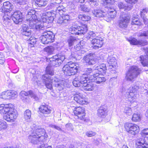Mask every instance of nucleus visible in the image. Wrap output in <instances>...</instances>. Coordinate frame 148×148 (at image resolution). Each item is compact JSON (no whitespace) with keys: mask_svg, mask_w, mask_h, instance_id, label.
<instances>
[{"mask_svg":"<svg viewBox=\"0 0 148 148\" xmlns=\"http://www.w3.org/2000/svg\"><path fill=\"white\" fill-rule=\"evenodd\" d=\"M42 79L43 83L39 80L36 81L38 86L42 85L43 84L48 89L51 90L53 89V84L59 90H62L64 87V81L59 79L56 76L52 77L45 75H42Z\"/></svg>","mask_w":148,"mask_h":148,"instance_id":"obj_1","label":"nucleus"},{"mask_svg":"<svg viewBox=\"0 0 148 148\" xmlns=\"http://www.w3.org/2000/svg\"><path fill=\"white\" fill-rule=\"evenodd\" d=\"M0 113L6 114L3 116V118L8 122L14 121L18 116L17 111L14 108V106L11 104H0Z\"/></svg>","mask_w":148,"mask_h":148,"instance_id":"obj_2","label":"nucleus"},{"mask_svg":"<svg viewBox=\"0 0 148 148\" xmlns=\"http://www.w3.org/2000/svg\"><path fill=\"white\" fill-rule=\"evenodd\" d=\"M47 137L48 136L46 134L45 130L40 128L34 130L29 136L28 139L31 143L37 144L39 142H45Z\"/></svg>","mask_w":148,"mask_h":148,"instance_id":"obj_3","label":"nucleus"},{"mask_svg":"<svg viewBox=\"0 0 148 148\" xmlns=\"http://www.w3.org/2000/svg\"><path fill=\"white\" fill-rule=\"evenodd\" d=\"M65 59L64 55H57L53 56L49 59V65L46 69V73L47 74L52 75L54 74V71L52 68V66H58L61 64Z\"/></svg>","mask_w":148,"mask_h":148,"instance_id":"obj_4","label":"nucleus"},{"mask_svg":"<svg viewBox=\"0 0 148 148\" xmlns=\"http://www.w3.org/2000/svg\"><path fill=\"white\" fill-rule=\"evenodd\" d=\"M141 70L136 66H131L126 73L125 79L128 81L133 82L140 73Z\"/></svg>","mask_w":148,"mask_h":148,"instance_id":"obj_5","label":"nucleus"},{"mask_svg":"<svg viewBox=\"0 0 148 148\" xmlns=\"http://www.w3.org/2000/svg\"><path fill=\"white\" fill-rule=\"evenodd\" d=\"M87 30V26L85 25L81 26L73 25L69 29L70 32L74 35L84 34L86 32Z\"/></svg>","mask_w":148,"mask_h":148,"instance_id":"obj_6","label":"nucleus"},{"mask_svg":"<svg viewBox=\"0 0 148 148\" xmlns=\"http://www.w3.org/2000/svg\"><path fill=\"white\" fill-rule=\"evenodd\" d=\"M55 36L52 32L47 31L43 32L40 38L42 42L44 44L53 42L55 40Z\"/></svg>","mask_w":148,"mask_h":148,"instance_id":"obj_7","label":"nucleus"},{"mask_svg":"<svg viewBox=\"0 0 148 148\" xmlns=\"http://www.w3.org/2000/svg\"><path fill=\"white\" fill-rule=\"evenodd\" d=\"M124 127L129 134L135 135L139 131V127L137 125L132 123H126L124 124Z\"/></svg>","mask_w":148,"mask_h":148,"instance_id":"obj_8","label":"nucleus"},{"mask_svg":"<svg viewBox=\"0 0 148 148\" xmlns=\"http://www.w3.org/2000/svg\"><path fill=\"white\" fill-rule=\"evenodd\" d=\"M139 86L136 85H133L129 88V91L128 97L130 101L133 102L135 101L138 97V95L137 94L136 91L139 89Z\"/></svg>","mask_w":148,"mask_h":148,"instance_id":"obj_9","label":"nucleus"},{"mask_svg":"<svg viewBox=\"0 0 148 148\" xmlns=\"http://www.w3.org/2000/svg\"><path fill=\"white\" fill-rule=\"evenodd\" d=\"M35 14V11L33 10H29L28 11L26 16V21L29 26H33L36 23L37 17Z\"/></svg>","mask_w":148,"mask_h":148,"instance_id":"obj_10","label":"nucleus"},{"mask_svg":"<svg viewBox=\"0 0 148 148\" xmlns=\"http://www.w3.org/2000/svg\"><path fill=\"white\" fill-rule=\"evenodd\" d=\"M73 113L78 119L85 122H87L88 121L85 119V113L84 108L78 107L75 108L73 111Z\"/></svg>","mask_w":148,"mask_h":148,"instance_id":"obj_11","label":"nucleus"},{"mask_svg":"<svg viewBox=\"0 0 148 148\" xmlns=\"http://www.w3.org/2000/svg\"><path fill=\"white\" fill-rule=\"evenodd\" d=\"M88 78L86 77L83 82V84L82 86V89L86 91H92L93 90L95 87V84L92 82L87 83Z\"/></svg>","mask_w":148,"mask_h":148,"instance_id":"obj_12","label":"nucleus"},{"mask_svg":"<svg viewBox=\"0 0 148 148\" xmlns=\"http://www.w3.org/2000/svg\"><path fill=\"white\" fill-rule=\"evenodd\" d=\"M13 5L12 3L9 1H6L3 3V5L0 9L1 12L4 13L11 14L10 12L12 10Z\"/></svg>","mask_w":148,"mask_h":148,"instance_id":"obj_13","label":"nucleus"},{"mask_svg":"<svg viewBox=\"0 0 148 148\" xmlns=\"http://www.w3.org/2000/svg\"><path fill=\"white\" fill-rule=\"evenodd\" d=\"M17 93L13 90H7L3 92L0 95V98L3 99H10L17 95Z\"/></svg>","mask_w":148,"mask_h":148,"instance_id":"obj_14","label":"nucleus"},{"mask_svg":"<svg viewBox=\"0 0 148 148\" xmlns=\"http://www.w3.org/2000/svg\"><path fill=\"white\" fill-rule=\"evenodd\" d=\"M142 49L145 51L146 55L140 56L138 60L143 66H148V47H143Z\"/></svg>","mask_w":148,"mask_h":148,"instance_id":"obj_15","label":"nucleus"},{"mask_svg":"<svg viewBox=\"0 0 148 148\" xmlns=\"http://www.w3.org/2000/svg\"><path fill=\"white\" fill-rule=\"evenodd\" d=\"M103 38L99 37H96L95 38L92 39L91 43L93 45V48L95 49H98L101 47L103 44Z\"/></svg>","mask_w":148,"mask_h":148,"instance_id":"obj_16","label":"nucleus"},{"mask_svg":"<svg viewBox=\"0 0 148 148\" xmlns=\"http://www.w3.org/2000/svg\"><path fill=\"white\" fill-rule=\"evenodd\" d=\"M136 144L137 148H148V138H142L137 140Z\"/></svg>","mask_w":148,"mask_h":148,"instance_id":"obj_17","label":"nucleus"},{"mask_svg":"<svg viewBox=\"0 0 148 148\" xmlns=\"http://www.w3.org/2000/svg\"><path fill=\"white\" fill-rule=\"evenodd\" d=\"M11 19L16 24H18L23 21V16L21 12L19 11H15L13 14L11 16Z\"/></svg>","mask_w":148,"mask_h":148,"instance_id":"obj_18","label":"nucleus"},{"mask_svg":"<svg viewBox=\"0 0 148 148\" xmlns=\"http://www.w3.org/2000/svg\"><path fill=\"white\" fill-rule=\"evenodd\" d=\"M128 41L131 45H140L144 46L148 44L147 41L145 40H137L135 38H130L128 40Z\"/></svg>","mask_w":148,"mask_h":148,"instance_id":"obj_19","label":"nucleus"},{"mask_svg":"<svg viewBox=\"0 0 148 148\" xmlns=\"http://www.w3.org/2000/svg\"><path fill=\"white\" fill-rule=\"evenodd\" d=\"M103 75L100 74L99 73H96L94 74L91 76L92 79H93L94 81L97 84L105 82L106 79L105 77L103 76Z\"/></svg>","mask_w":148,"mask_h":148,"instance_id":"obj_20","label":"nucleus"},{"mask_svg":"<svg viewBox=\"0 0 148 148\" xmlns=\"http://www.w3.org/2000/svg\"><path fill=\"white\" fill-rule=\"evenodd\" d=\"M130 20V18L128 16H122L120 18L119 21V26L122 28H126Z\"/></svg>","mask_w":148,"mask_h":148,"instance_id":"obj_21","label":"nucleus"},{"mask_svg":"<svg viewBox=\"0 0 148 148\" xmlns=\"http://www.w3.org/2000/svg\"><path fill=\"white\" fill-rule=\"evenodd\" d=\"M86 77L83 76H79L75 77L73 82V85L75 87H79L81 86L83 84L84 80Z\"/></svg>","mask_w":148,"mask_h":148,"instance_id":"obj_22","label":"nucleus"},{"mask_svg":"<svg viewBox=\"0 0 148 148\" xmlns=\"http://www.w3.org/2000/svg\"><path fill=\"white\" fill-rule=\"evenodd\" d=\"M20 95L22 97L27 96L28 95H29L31 97L33 98L36 101H38L41 99V97L38 96L36 95L32 90L29 91L28 92H26L24 91H22L20 92Z\"/></svg>","mask_w":148,"mask_h":148,"instance_id":"obj_23","label":"nucleus"},{"mask_svg":"<svg viewBox=\"0 0 148 148\" xmlns=\"http://www.w3.org/2000/svg\"><path fill=\"white\" fill-rule=\"evenodd\" d=\"M95 55L94 54L90 53L84 57V59L86 62L89 65H91L95 64Z\"/></svg>","mask_w":148,"mask_h":148,"instance_id":"obj_24","label":"nucleus"},{"mask_svg":"<svg viewBox=\"0 0 148 148\" xmlns=\"http://www.w3.org/2000/svg\"><path fill=\"white\" fill-rule=\"evenodd\" d=\"M62 71L64 74L66 76H70L74 75L76 73V70H73L69 67V65L66 64L62 68Z\"/></svg>","mask_w":148,"mask_h":148,"instance_id":"obj_25","label":"nucleus"},{"mask_svg":"<svg viewBox=\"0 0 148 148\" xmlns=\"http://www.w3.org/2000/svg\"><path fill=\"white\" fill-rule=\"evenodd\" d=\"M40 112L44 114H48L51 112V109L48 105H41L39 108Z\"/></svg>","mask_w":148,"mask_h":148,"instance_id":"obj_26","label":"nucleus"},{"mask_svg":"<svg viewBox=\"0 0 148 148\" xmlns=\"http://www.w3.org/2000/svg\"><path fill=\"white\" fill-rule=\"evenodd\" d=\"M21 34L23 35L29 36L31 34V31L28 26L25 24L23 25L21 30Z\"/></svg>","mask_w":148,"mask_h":148,"instance_id":"obj_27","label":"nucleus"},{"mask_svg":"<svg viewBox=\"0 0 148 148\" xmlns=\"http://www.w3.org/2000/svg\"><path fill=\"white\" fill-rule=\"evenodd\" d=\"M95 69L98 71V73L102 75L105 74L106 71V67L105 64H102L95 66Z\"/></svg>","mask_w":148,"mask_h":148,"instance_id":"obj_28","label":"nucleus"},{"mask_svg":"<svg viewBox=\"0 0 148 148\" xmlns=\"http://www.w3.org/2000/svg\"><path fill=\"white\" fill-rule=\"evenodd\" d=\"M108 9V14L106 15L109 18H114L116 16V12L114 9L111 7L107 6Z\"/></svg>","mask_w":148,"mask_h":148,"instance_id":"obj_29","label":"nucleus"},{"mask_svg":"<svg viewBox=\"0 0 148 148\" xmlns=\"http://www.w3.org/2000/svg\"><path fill=\"white\" fill-rule=\"evenodd\" d=\"M107 62L109 66H112V67L114 68L117 66L116 60L113 56H109L107 58Z\"/></svg>","mask_w":148,"mask_h":148,"instance_id":"obj_30","label":"nucleus"},{"mask_svg":"<svg viewBox=\"0 0 148 148\" xmlns=\"http://www.w3.org/2000/svg\"><path fill=\"white\" fill-rule=\"evenodd\" d=\"M118 6L120 9L123 10L125 11L130 10L132 8V5H128L122 2H119L118 3Z\"/></svg>","mask_w":148,"mask_h":148,"instance_id":"obj_31","label":"nucleus"},{"mask_svg":"<svg viewBox=\"0 0 148 148\" xmlns=\"http://www.w3.org/2000/svg\"><path fill=\"white\" fill-rule=\"evenodd\" d=\"M11 14L8 15V14H6L5 13L4 16H3L4 20L3 21V25L5 27H8L10 25V22L9 20L11 19Z\"/></svg>","mask_w":148,"mask_h":148,"instance_id":"obj_32","label":"nucleus"},{"mask_svg":"<svg viewBox=\"0 0 148 148\" xmlns=\"http://www.w3.org/2000/svg\"><path fill=\"white\" fill-rule=\"evenodd\" d=\"M49 0H36V5L39 7L45 6L47 4Z\"/></svg>","mask_w":148,"mask_h":148,"instance_id":"obj_33","label":"nucleus"},{"mask_svg":"<svg viewBox=\"0 0 148 148\" xmlns=\"http://www.w3.org/2000/svg\"><path fill=\"white\" fill-rule=\"evenodd\" d=\"M92 12L93 15L97 17H101L105 15V13L101 10H95Z\"/></svg>","mask_w":148,"mask_h":148,"instance_id":"obj_34","label":"nucleus"},{"mask_svg":"<svg viewBox=\"0 0 148 148\" xmlns=\"http://www.w3.org/2000/svg\"><path fill=\"white\" fill-rule=\"evenodd\" d=\"M77 41V38L75 37L70 36L68 38L67 42L69 46L71 47L76 43Z\"/></svg>","mask_w":148,"mask_h":148,"instance_id":"obj_35","label":"nucleus"},{"mask_svg":"<svg viewBox=\"0 0 148 148\" xmlns=\"http://www.w3.org/2000/svg\"><path fill=\"white\" fill-rule=\"evenodd\" d=\"M106 114V109L103 107H101L98 110V115L99 116H104Z\"/></svg>","mask_w":148,"mask_h":148,"instance_id":"obj_36","label":"nucleus"},{"mask_svg":"<svg viewBox=\"0 0 148 148\" xmlns=\"http://www.w3.org/2000/svg\"><path fill=\"white\" fill-rule=\"evenodd\" d=\"M43 16H42L41 17L40 19L41 21L46 23L47 22H49L48 21L49 20H50L51 19H52L51 20V21L53 20V17L51 16L48 17L47 16L46 13H43Z\"/></svg>","mask_w":148,"mask_h":148,"instance_id":"obj_37","label":"nucleus"},{"mask_svg":"<svg viewBox=\"0 0 148 148\" xmlns=\"http://www.w3.org/2000/svg\"><path fill=\"white\" fill-rule=\"evenodd\" d=\"M27 41L29 46L31 47H33L36 42V39L32 37H31Z\"/></svg>","mask_w":148,"mask_h":148,"instance_id":"obj_38","label":"nucleus"},{"mask_svg":"<svg viewBox=\"0 0 148 148\" xmlns=\"http://www.w3.org/2000/svg\"><path fill=\"white\" fill-rule=\"evenodd\" d=\"M137 36L138 37H144L148 38V31H141L137 34Z\"/></svg>","mask_w":148,"mask_h":148,"instance_id":"obj_39","label":"nucleus"},{"mask_svg":"<svg viewBox=\"0 0 148 148\" xmlns=\"http://www.w3.org/2000/svg\"><path fill=\"white\" fill-rule=\"evenodd\" d=\"M78 17L79 19L85 21H88L90 19V17L87 15L80 14Z\"/></svg>","mask_w":148,"mask_h":148,"instance_id":"obj_40","label":"nucleus"},{"mask_svg":"<svg viewBox=\"0 0 148 148\" xmlns=\"http://www.w3.org/2000/svg\"><path fill=\"white\" fill-rule=\"evenodd\" d=\"M36 23L33 26H29L31 28H35L36 29L40 31L43 30L44 28L43 25L41 23L40 24H36Z\"/></svg>","mask_w":148,"mask_h":148,"instance_id":"obj_41","label":"nucleus"},{"mask_svg":"<svg viewBox=\"0 0 148 148\" xmlns=\"http://www.w3.org/2000/svg\"><path fill=\"white\" fill-rule=\"evenodd\" d=\"M131 24L137 25H140L142 23L137 17H134L132 18Z\"/></svg>","mask_w":148,"mask_h":148,"instance_id":"obj_42","label":"nucleus"},{"mask_svg":"<svg viewBox=\"0 0 148 148\" xmlns=\"http://www.w3.org/2000/svg\"><path fill=\"white\" fill-rule=\"evenodd\" d=\"M68 64L66 65H69V67L71 68V69H73V70H74V69L75 70L76 73L79 69V67L77 66L74 63H73L72 62H70Z\"/></svg>","mask_w":148,"mask_h":148,"instance_id":"obj_43","label":"nucleus"},{"mask_svg":"<svg viewBox=\"0 0 148 148\" xmlns=\"http://www.w3.org/2000/svg\"><path fill=\"white\" fill-rule=\"evenodd\" d=\"M31 112L29 110H26L24 113V118L27 120L30 119L31 117Z\"/></svg>","mask_w":148,"mask_h":148,"instance_id":"obj_44","label":"nucleus"},{"mask_svg":"<svg viewBox=\"0 0 148 148\" xmlns=\"http://www.w3.org/2000/svg\"><path fill=\"white\" fill-rule=\"evenodd\" d=\"M54 50V48L52 46L48 47L44 49V51L49 54H52Z\"/></svg>","mask_w":148,"mask_h":148,"instance_id":"obj_45","label":"nucleus"},{"mask_svg":"<svg viewBox=\"0 0 148 148\" xmlns=\"http://www.w3.org/2000/svg\"><path fill=\"white\" fill-rule=\"evenodd\" d=\"M82 97V94L77 92L74 95V99L77 103H78L81 97Z\"/></svg>","mask_w":148,"mask_h":148,"instance_id":"obj_46","label":"nucleus"},{"mask_svg":"<svg viewBox=\"0 0 148 148\" xmlns=\"http://www.w3.org/2000/svg\"><path fill=\"white\" fill-rule=\"evenodd\" d=\"M132 120L134 122L140 121V115L136 114H134L132 118Z\"/></svg>","mask_w":148,"mask_h":148,"instance_id":"obj_47","label":"nucleus"},{"mask_svg":"<svg viewBox=\"0 0 148 148\" xmlns=\"http://www.w3.org/2000/svg\"><path fill=\"white\" fill-rule=\"evenodd\" d=\"M78 103L82 105H87L88 103V100L85 98L82 95V97H81Z\"/></svg>","mask_w":148,"mask_h":148,"instance_id":"obj_48","label":"nucleus"},{"mask_svg":"<svg viewBox=\"0 0 148 148\" xmlns=\"http://www.w3.org/2000/svg\"><path fill=\"white\" fill-rule=\"evenodd\" d=\"M124 112L128 115H130L132 114L131 108H130L127 107H126L125 108Z\"/></svg>","mask_w":148,"mask_h":148,"instance_id":"obj_49","label":"nucleus"},{"mask_svg":"<svg viewBox=\"0 0 148 148\" xmlns=\"http://www.w3.org/2000/svg\"><path fill=\"white\" fill-rule=\"evenodd\" d=\"M92 72L93 70L91 68H85L83 71L84 73L83 74L88 75H90Z\"/></svg>","mask_w":148,"mask_h":148,"instance_id":"obj_50","label":"nucleus"},{"mask_svg":"<svg viewBox=\"0 0 148 148\" xmlns=\"http://www.w3.org/2000/svg\"><path fill=\"white\" fill-rule=\"evenodd\" d=\"M81 47L79 45V44H78L74 47V49L75 51L77 53L78 52V53H76L77 54L80 55V53L82 52V50H81Z\"/></svg>","mask_w":148,"mask_h":148,"instance_id":"obj_51","label":"nucleus"},{"mask_svg":"<svg viewBox=\"0 0 148 148\" xmlns=\"http://www.w3.org/2000/svg\"><path fill=\"white\" fill-rule=\"evenodd\" d=\"M7 127V124L4 121H0V130L6 129Z\"/></svg>","mask_w":148,"mask_h":148,"instance_id":"obj_52","label":"nucleus"},{"mask_svg":"<svg viewBox=\"0 0 148 148\" xmlns=\"http://www.w3.org/2000/svg\"><path fill=\"white\" fill-rule=\"evenodd\" d=\"M104 5H108L110 6L113 4L114 2V0H103Z\"/></svg>","mask_w":148,"mask_h":148,"instance_id":"obj_53","label":"nucleus"},{"mask_svg":"<svg viewBox=\"0 0 148 148\" xmlns=\"http://www.w3.org/2000/svg\"><path fill=\"white\" fill-rule=\"evenodd\" d=\"M62 16L64 20V21H65V23H66V24H68V21L70 19L69 16L67 14H63Z\"/></svg>","mask_w":148,"mask_h":148,"instance_id":"obj_54","label":"nucleus"},{"mask_svg":"<svg viewBox=\"0 0 148 148\" xmlns=\"http://www.w3.org/2000/svg\"><path fill=\"white\" fill-rule=\"evenodd\" d=\"M57 23L58 24H60L62 25L66 24V23H65L64 19L62 16H60L59 17L57 21Z\"/></svg>","mask_w":148,"mask_h":148,"instance_id":"obj_55","label":"nucleus"},{"mask_svg":"<svg viewBox=\"0 0 148 148\" xmlns=\"http://www.w3.org/2000/svg\"><path fill=\"white\" fill-rule=\"evenodd\" d=\"M5 59L3 54L0 52V64H3L5 62Z\"/></svg>","mask_w":148,"mask_h":148,"instance_id":"obj_56","label":"nucleus"},{"mask_svg":"<svg viewBox=\"0 0 148 148\" xmlns=\"http://www.w3.org/2000/svg\"><path fill=\"white\" fill-rule=\"evenodd\" d=\"M148 11V9L145 8L144 9L140 11V16L141 17H144V15L146 14Z\"/></svg>","mask_w":148,"mask_h":148,"instance_id":"obj_57","label":"nucleus"},{"mask_svg":"<svg viewBox=\"0 0 148 148\" xmlns=\"http://www.w3.org/2000/svg\"><path fill=\"white\" fill-rule=\"evenodd\" d=\"M86 135L88 137L94 136L96 134V132L92 131H88L86 133Z\"/></svg>","mask_w":148,"mask_h":148,"instance_id":"obj_58","label":"nucleus"},{"mask_svg":"<svg viewBox=\"0 0 148 148\" xmlns=\"http://www.w3.org/2000/svg\"><path fill=\"white\" fill-rule=\"evenodd\" d=\"M49 126L52 128H55L58 131H61L62 130L61 128L60 127L55 125L50 124L49 125Z\"/></svg>","mask_w":148,"mask_h":148,"instance_id":"obj_59","label":"nucleus"},{"mask_svg":"<svg viewBox=\"0 0 148 148\" xmlns=\"http://www.w3.org/2000/svg\"><path fill=\"white\" fill-rule=\"evenodd\" d=\"M127 3L130 4L131 5L134 4L136 3L138 0H124Z\"/></svg>","mask_w":148,"mask_h":148,"instance_id":"obj_60","label":"nucleus"},{"mask_svg":"<svg viewBox=\"0 0 148 148\" xmlns=\"http://www.w3.org/2000/svg\"><path fill=\"white\" fill-rule=\"evenodd\" d=\"M81 8L82 10L85 12H88L89 11V9L85 5H82Z\"/></svg>","mask_w":148,"mask_h":148,"instance_id":"obj_61","label":"nucleus"},{"mask_svg":"<svg viewBox=\"0 0 148 148\" xmlns=\"http://www.w3.org/2000/svg\"><path fill=\"white\" fill-rule=\"evenodd\" d=\"M88 36L90 38L92 39V37H95L96 36V34L92 31L89 32L88 33Z\"/></svg>","mask_w":148,"mask_h":148,"instance_id":"obj_62","label":"nucleus"},{"mask_svg":"<svg viewBox=\"0 0 148 148\" xmlns=\"http://www.w3.org/2000/svg\"><path fill=\"white\" fill-rule=\"evenodd\" d=\"M17 3L20 5L23 4L25 3V0H15Z\"/></svg>","mask_w":148,"mask_h":148,"instance_id":"obj_63","label":"nucleus"},{"mask_svg":"<svg viewBox=\"0 0 148 148\" xmlns=\"http://www.w3.org/2000/svg\"><path fill=\"white\" fill-rule=\"evenodd\" d=\"M143 133L144 135H148V128L144 130L143 131Z\"/></svg>","mask_w":148,"mask_h":148,"instance_id":"obj_64","label":"nucleus"}]
</instances>
